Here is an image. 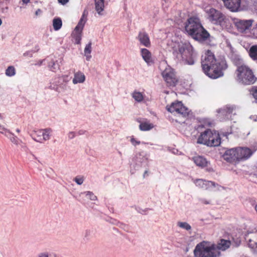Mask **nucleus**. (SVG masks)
I'll list each match as a JSON object with an SVG mask.
<instances>
[{
  "instance_id": "nucleus-10",
  "label": "nucleus",
  "mask_w": 257,
  "mask_h": 257,
  "mask_svg": "<svg viewBox=\"0 0 257 257\" xmlns=\"http://www.w3.org/2000/svg\"><path fill=\"white\" fill-rule=\"evenodd\" d=\"M52 132L50 128L39 130L34 132L32 139L36 142L42 143L50 139Z\"/></svg>"
},
{
  "instance_id": "nucleus-53",
  "label": "nucleus",
  "mask_w": 257,
  "mask_h": 257,
  "mask_svg": "<svg viewBox=\"0 0 257 257\" xmlns=\"http://www.w3.org/2000/svg\"><path fill=\"white\" fill-rule=\"evenodd\" d=\"M33 155V157H34V159H36L37 158L35 156H34V155Z\"/></svg>"
},
{
  "instance_id": "nucleus-54",
  "label": "nucleus",
  "mask_w": 257,
  "mask_h": 257,
  "mask_svg": "<svg viewBox=\"0 0 257 257\" xmlns=\"http://www.w3.org/2000/svg\"><path fill=\"white\" fill-rule=\"evenodd\" d=\"M2 118V115H1V114L0 113V118Z\"/></svg>"
},
{
  "instance_id": "nucleus-5",
  "label": "nucleus",
  "mask_w": 257,
  "mask_h": 257,
  "mask_svg": "<svg viewBox=\"0 0 257 257\" xmlns=\"http://www.w3.org/2000/svg\"><path fill=\"white\" fill-rule=\"evenodd\" d=\"M197 143L208 146L215 147L220 145L221 139L216 131L207 129L201 134L198 138Z\"/></svg>"
},
{
  "instance_id": "nucleus-19",
  "label": "nucleus",
  "mask_w": 257,
  "mask_h": 257,
  "mask_svg": "<svg viewBox=\"0 0 257 257\" xmlns=\"http://www.w3.org/2000/svg\"><path fill=\"white\" fill-rule=\"evenodd\" d=\"M72 42L76 44L80 42V21L78 22L77 26L72 32L71 35Z\"/></svg>"
},
{
  "instance_id": "nucleus-20",
  "label": "nucleus",
  "mask_w": 257,
  "mask_h": 257,
  "mask_svg": "<svg viewBox=\"0 0 257 257\" xmlns=\"http://www.w3.org/2000/svg\"><path fill=\"white\" fill-rule=\"evenodd\" d=\"M141 55L144 61L148 64L154 62L151 52L146 48L141 49Z\"/></svg>"
},
{
  "instance_id": "nucleus-18",
  "label": "nucleus",
  "mask_w": 257,
  "mask_h": 257,
  "mask_svg": "<svg viewBox=\"0 0 257 257\" xmlns=\"http://www.w3.org/2000/svg\"><path fill=\"white\" fill-rule=\"evenodd\" d=\"M194 183L196 186L205 190H208L211 187H214L216 185L214 182L206 181L201 179L195 180Z\"/></svg>"
},
{
  "instance_id": "nucleus-3",
  "label": "nucleus",
  "mask_w": 257,
  "mask_h": 257,
  "mask_svg": "<svg viewBox=\"0 0 257 257\" xmlns=\"http://www.w3.org/2000/svg\"><path fill=\"white\" fill-rule=\"evenodd\" d=\"M185 30L194 39L204 41L209 37L208 32L203 27L199 18H189L185 23Z\"/></svg>"
},
{
  "instance_id": "nucleus-43",
  "label": "nucleus",
  "mask_w": 257,
  "mask_h": 257,
  "mask_svg": "<svg viewBox=\"0 0 257 257\" xmlns=\"http://www.w3.org/2000/svg\"><path fill=\"white\" fill-rule=\"evenodd\" d=\"M58 1L60 4L64 5L68 2V0H58Z\"/></svg>"
},
{
  "instance_id": "nucleus-30",
  "label": "nucleus",
  "mask_w": 257,
  "mask_h": 257,
  "mask_svg": "<svg viewBox=\"0 0 257 257\" xmlns=\"http://www.w3.org/2000/svg\"><path fill=\"white\" fill-rule=\"evenodd\" d=\"M234 108L231 106H226L224 108L222 109V112L225 115L228 114H231L233 112Z\"/></svg>"
},
{
  "instance_id": "nucleus-50",
  "label": "nucleus",
  "mask_w": 257,
  "mask_h": 257,
  "mask_svg": "<svg viewBox=\"0 0 257 257\" xmlns=\"http://www.w3.org/2000/svg\"><path fill=\"white\" fill-rule=\"evenodd\" d=\"M254 6L257 7V0H252Z\"/></svg>"
},
{
  "instance_id": "nucleus-2",
  "label": "nucleus",
  "mask_w": 257,
  "mask_h": 257,
  "mask_svg": "<svg viewBox=\"0 0 257 257\" xmlns=\"http://www.w3.org/2000/svg\"><path fill=\"white\" fill-rule=\"evenodd\" d=\"M231 244L230 241L221 239L217 245L209 246L207 242L203 241L198 244L194 251L196 257H218L220 252L219 250H225Z\"/></svg>"
},
{
  "instance_id": "nucleus-36",
  "label": "nucleus",
  "mask_w": 257,
  "mask_h": 257,
  "mask_svg": "<svg viewBox=\"0 0 257 257\" xmlns=\"http://www.w3.org/2000/svg\"><path fill=\"white\" fill-rule=\"evenodd\" d=\"M0 130L3 131H0V133L4 135L5 136H8L7 133H10V130L5 127L3 125L0 124Z\"/></svg>"
},
{
  "instance_id": "nucleus-34",
  "label": "nucleus",
  "mask_w": 257,
  "mask_h": 257,
  "mask_svg": "<svg viewBox=\"0 0 257 257\" xmlns=\"http://www.w3.org/2000/svg\"><path fill=\"white\" fill-rule=\"evenodd\" d=\"M72 82L74 84L80 83V74L79 72H77L74 75V77L72 80Z\"/></svg>"
},
{
  "instance_id": "nucleus-8",
  "label": "nucleus",
  "mask_w": 257,
  "mask_h": 257,
  "mask_svg": "<svg viewBox=\"0 0 257 257\" xmlns=\"http://www.w3.org/2000/svg\"><path fill=\"white\" fill-rule=\"evenodd\" d=\"M207 13L208 18L212 23L220 25L223 29L227 28L228 26H225L227 20L220 11L211 8L209 10Z\"/></svg>"
},
{
  "instance_id": "nucleus-9",
  "label": "nucleus",
  "mask_w": 257,
  "mask_h": 257,
  "mask_svg": "<svg viewBox=\"0 0 257 257\" xmlns=\"http://www.w3.org/2000/svg\"><path fill=\"white\" fill-rule=\"evenodd\" d=\"M167 110L172 113L179 114L183 117L188 116L190 111L181 101H177L166 106Z\"/></svg>"
},
{
  "instance_id": "nucleus-45",
  "label": "nucleus",
  "mask_w": 257,
  "mask_h": 257,
  "mask_svg": "<svg viewBox=\"0 0 257 257\" xmlns=\"http://www.w3.org/2000/svg\"><path fill=\"white\" fill-rule=\"evenodd\" d=\"M21 147L24 149V150L27 149V147L25 143L23 142V144H21Z\"/></svg>"
},
{
  "instance_id": "nucleus-28",
  "label": "nucleus",
  "mask_w": 257,
  "mask_h": 257,
  "mask_svg": "<svg viewBox=\"0 0 257 257\" xmlns=\"http://www.w3.org/2000/svg\"><path fill=\"white\" fill-rule=\"evenodd\" d=\"M133 97L138 102H141L142 101L144 97L143 94L140 92L137 91H134L133 93Z\"/></svg>"
},
{
  "instance_id": "nucleus-49",
  "label": "nucleus",
  "mask_w": 257,
  "mask_h": 257,
  "mask_svg": "<svg viewBox=\"0 0 257 257\" xmlns=\"http://www.w3.org/2000/svg\"><path fill=\"white\" fill-rule=\"evenodd\" d=\"M30 0H22L23 3L25 4H27L30 2Z\"/></svg>"
},
{
  "instance_id": "nucleus-32",
  "label": "nucleus",
  "mask_w": 257,
  "mask_h": 257,
  "mask_svg": "<svg viewBox=\"0 0 257 257\" xmlns=\"http://www.w3.org/2000/svg\"><path fill=\"white\" fill-rule=\"evenodd\" d=\"M85 194V197L86 199H90L91 200H96L97 197L91 192H84Z\"/></svg>"
},
{
  "instance_id": "nucleus-41",
  "label": "nucleus",
  "mask_w": 257,
  "mask_h": 257,
  "mask_svg": "<svg viewBox=\"0 0 257 257\" xmlns=\"http://www.w3.org/2000/svg\"><path fill=\"white\" fill-rule=\"evenodd\" d=\"M44 61H46V59H43V60H39L37 63L35 64L36 65H38V66H41L42 65L43 63L44 62Z\"/></svg>"
},
{
  "instance_id": "nucleus-47",
  "label": "nucleus",
  "mask_w": 257,
  "mask_h": 257,
  "mask_svg": "<svg viewBox=\"0 0 257 257\" xmlns=\"http://www.w3.org/2000/svg\"><path fill=\"white\" fill-rule=\"evenodd\" d=\"M85 77L84 75L81 74V83H82L85 80Z\"/></svg>"
},
{
  "instance_id": "nucleus-55",
  "label": "nucleus",
  "mask_w": 257,
  "mask_h": 257,
  "mask_svg": "<svg viewBox=\"0 0 257 257\" xmlns=\"http://www.w3.org/2000/svg\"><path fill=\"white\" fill-rule=\"evenodd\" d=\"M208 171H211V170H210V169H209ZM211 171H213V169H211Z\"/></svg>"
},
{
  "instance_id": "nucleus-52",
  "label": "nucleus",
  "mask_w": 257,
  "mask_h": 257,
  "mask_svg": "<svg viewBox=\"0 0 257 257\" xmlns=\"http://www.w3.org/2000/svg\"><path fill=\"white\" fill-rule=\"evenodd\" d=\"M16 132H17L18 133H20V132H21V131H20V130L19 128H17V129L16 130Z\"/></svg>"
},
{
  "instance_id": "nucleus-37",
  "label": "nucleus",
  "mask_w": 257,
  "mask_h": 257,
  "mask_svg": "<svg viewBox=\"0 0 257 257\" xmlns=\"http://www.w3.org/2000/svg\"><path fill=\"white\" fill-rule=\"evenodd\" d=\"M131 142L132 144L136 146L137 145H139L140 144L141 142L140 141H137L134 138H132L131 139Z\"/></svg>"
},
{
  "instance_id": "nucleus-15",
  "label": "nucleus",
  "mask_w": 257,
  "mask_h": 257,
  "mask_svg": "<svg viewBox=\"0 0 257 257\" xmlns=\"http://www.w3.org/2000/svg\"><path fill=\"white\" fill-rule=\"evenodd\" d=\"M58 60L59 59L55 56H49L46 58L48 67L50 71L56 72L59 70L60 66Z\"/></svg>"
},
{
  "instance_id": "nucleus-23",
  "label": "nucleus",
  "mask_w": 257,
  "mask_h": 257,
  "mask_svg": "<svg viewBox=\"0 0 257 257\" xmlns=\"http://www.w3.org/2000/svg\"><path fill=\"white\" fill-rule=\"evenodd\" d=\"M138 121L140 123L139 128L142 131H148L154 127L153 124L147 120L143 121L142 122L140 121Z\"/></svg>"
},
{
  "instance_id": "nucleus-7",
  "label": "nucleus",
  "mask_w": 257,
  "mask_h": 257,
  "mask_svg": "<svg viewBox=\"0 0 257 257\" xmlns=\"http://www.w3.org/2000/svg\"><path fill=\"white\" fill-rule=\"evenodd\" d=\"M162 76L167 87L172 88L178 84L179 78L177 76L175 70L168 67L162 72Z\"/></svg>"
},
{
  "instance_id": "nucleus-16",
  "label": "nucleus",
  "mask_w": 257,
  "mask_h": 257,
  "mask_svg": "<svg viewBox=\"0 0 257 257\" xmlns=\"http://www.w3.org/2000/svg\"><path fill=\"white\" fill-rule=\"evenodd\" d=\"M224 6L231 12H237L240 8L241 0H222Z\"/></svg>"
},
{
  "instance_id": "nucleus-17",
  "label": "nucleus",
  "mask_w": 257,
  "mask_h": 257,
  "mask_svg": "<svg viewBox=\"0 0 257 257\" xmlns=\"http://www.w3.org/2000/svg\"><path fill=\"white\" fill-rule=\"evenodd\" d=\"M137 39L140 43V44L147 48H150L151 46L149 35L145 31L139 32L137 36Z\"/></svg>"
},
{
  "instance_id": "nucleus-38",
  "label": "nucleus",
  "mask_w": 257,
  "mask_h": 257,
  "mask_svg": "<svg viewBox=\"0 0 257 257\" xmlns=\"http://www.w3.org/2000/svg\"><path fill=\"white\" fill-rule=\"evenodd\" d=\"M76 135V134L74 132H70L68 134V138L69 139H73Z\"/></svg>"
},
{
  "instance_id": "nucleus-4",
  "label": "nucleus",
  "mask_w": 257,
  "mask_h": 257,
  "mask_svg": "<svg viewBox=\"0 0 257 257\" xmlns=\"http://www.w3.org/2000/svg\"><path fill=\"white\" fill-rule=\"evenodd\" d=\"M235 73L236 80L243 85L253 84L257 80L251 68L244 64L238 65Z\"/></svg>"
},
{
  "instance_id": "nucleus-12",
  "label": "nucleus",
  "mask_w": 257,
  "mask_h": 257,
  "mask_svg": "<svg viewBox=\"0 0 257 257\" xmlns=\"http://www.w3.org/2000/svg\"><path fill=\"white\" fill-rule=\"evenodd\" d=\"M179 52L183 59L186 60L190 58L193 55V47L188 42H185L178 46Z\"/></svg>"
},
{
  "instance_id": "nucleus-46",
  "label": "nucleus",
  "mask_w": 257,
  "mask_h": 257,
  "mask_svg": "<svg viewBox=\"0 0 257 257\" xmlns=\"http://www.w3.org/2000/svg\"><path fill=\"white\" fill-rule=\"evenodd\" d=\"M29 55H30V56H32V54L30 52H26L24 53V56H26Z\"/></svg>"
},
{
  "instance_id": "nucleus-22",
  "label": "nucleus",
  "mask_w": 257,
  "mask_h": 257,
  "mask_svg": "<svg viewBox=\"0 0 257 257\" xmlns=\"http://www.w3.org/2000/svg\"><path fill=\"white\" fill-rule=\"evenodd\" d=\"M7 134H8V136L6 137L9 139L11 142L14 145L19 146V145H21V144H23V141L10 131V133H7Z\"/></svg>"
},
{
  "instance_id": "nucleus-26",
  "label": "nucleus",
  "mask_w": 257,
  "mask_h": 257,
  "mask_svg": "<svg viewBox=\"0 0 257 257\" xmlns=\"http://www.w3.org/2000/svg\"><path fill=\"white\" fill-rule=\"evenodd\" d=\"M62 26V22L60 18H55L53 20V27L55 31L59 30Z\"/></svg>"
},
{
  "instance_id": "nucleus-13",
  "label": "nucleus",
  "mask_w": 257,
  "mask_h": 257,
  "mask_svg": "<svg viewBox=\"0 0 257 257\" xmlns=\"http://www.w3.org/2000/svg\"><path fill=\"white\" fill-rule=\"evenodd\" d=\"M252 24V20H234V24L238 31L243 33L249 30Z\"/></svg>"
},
{
  "instance_id": "nucleus-24",
  "label": "nucleus",
  "mask_w": 257,
  "mask_h": 257,
  "mask_svg": "<svg viewBox=\"0 0 257 257\" xmlns=\"http://www.w3.org/2000/svg\"><path fill=\"white\" fill-rule=\"evenodd\" d=\"M95 10L99 15H102V12L104 8V0H94Z\"/></svg>"
},
{
  "instance_id": "nucleus-1",
  "label": "nucleus",
  "mask_w": 257,
  "mask_h": 257,
  "mask_svg": "<svg viewBox=\"0 0 257 257\" xmlns=\"http://www.w3.org/2000/svg\"><path fill=\"white\" fill-rule=\"evenodd\" d=\"M201 65L204 73L212 79H217L223 75V71L227 67L224 60H217L214 54L209 50L205 53Z\"/></svg>"
},
{
  "instance_id": "nucleus-33",
  "label": "nucleus",
  "mask_w": 257,
  "mask_h": 257,
  "mask_svg": "<svg viewBox=\"0 0 257 257\" xmlns=\"http://www.w3.org/2000/svg\"><path fill=\"white\" fill-rule=\"evenodd\" d=\"M88 15V11L87 10H84L83 13L82 17H81V31L83 29V25L86 23L87 19L86 17Z\"/></svg>"
},
{
  "instance_id": "nucleus-11",
  "label": "nucleus",
  "mask_w": 257,
  "mask_h": 257,
  "mask_svg": "<svg viewBox=\"0 0 257 257\" xmlns=\"http://www.w3.org/2000/svg\"><path fill=\"white\" fill-rule=\"evenodd\" d=\"M236 148L227 150L223 155V158L228 163L236 165L239 163Z\"/></svg>"
},
{
  "instance_id": "nucleus-21",
  "label": "nucleus",
  "mask_w": 257,
  "mask_h": 257,
  "mask_svg": "<svg viewBox=\"0 0 257 257\" xmlns=\"http://www.w3.org/2000/svg\"><path fill=\"white\" fill-rule=\"evenodd\" d=\"M192 159L197 166L201 168L207 167L209 163L205 158L200 156H195Z\"/></svg>"
},
{
  "instance_id": "nucleus-35",
  "label": "nucleus",
  "mask_w": 257,
  "mask_h": 257,
  "mask_svg": "<svg viewBox=\"0 0 257 257\" xmlns=\"http://www.w3.org/2000/svg\"><path fill=\"white\" fill-rule=\"evenodd\" d=\"M251 94L257 103V86H254L251 90Z\"/></svg>"
},
{
  "instance_id": "nucleus-6",
  "label": "nucleus",
  "mask_w": 257,
  "mask_h": 257,
  "mask_svg": "<svg viewBox=\"0 0 257 257\" xmlns=\"http://www.w3.org/2000/svg\"><path fill=\"white\" fill-rule=\"evenodd\" d=\"M71 77L67 75L62 76L58 80L55 79L53 82H51L49 88L60 93H64L69 88L68 83Z\"/></svg>"
},
{
  "instance_id": "nucleus-29",
  "label": "nucleus",
  "mask_w": 257,
  "mask_h": 257,
  "mask_svg": "<svg viewBox=\"0 0 257 257\" xmlns=\"http://www.w3.org/2000/svg\"><path fill=\"white\" fill-rule=\"evenodd\" d=\"M16 74V70L14 67L9 66L6 70V75L9 77L13 76Z\"/></svg>"
},
{
  "instance_id": "nucleus-14",
  "label": "nucleus",
  "mask_w": 257,
  "mask_h": 257,
  "mask_svg": "<svg viewBox=\"0 0 257 257\" xmlns=\"http://www.w3.org/2000/svg\"><path fill=\"white\" fill-rule=\"evenodd\" d=\"M236 149L239 162L249 159L253 153L251 149L247 147H236Z\"/></svg>"
},
{
  "instance_id": "nucleus-51",
  "label": "nucleus",
  "mask_w": 257,
  "mask_h": 257,
  "mask_svg": "<svg viewBox=\"0 0 257 257\" xmlns=\"http://www.w3.org/2000/svg\"><path fill=\"white\" fill-rule=\"evenodd\" d=\"M148 175V171H146L145 172H144V177H145V176L146 175Z\"/></svg>"
},
{
  "instance_id": "nucleus-27",
  "label": "nucleus",
  "mask_w": 257,
  "mask_h": 257,
  "mask_svg": "<svg viewBox=\"0 0 257 257\" xmlns=\"http://www.w3.org/2000/svg\"><path fill=\"white\" fill-rule=\"evenodd\" d=\"M250 57L254 60H257V45L250 47L249 51Z\"/></svg>"
},
{
  "instance_id": "nucleus-48",
  "label": "nucleus",
  "mask_w": 257,
  "mask_h": 257,
  "mask_svg": "<svg viewBox=\"0 0 257 257\" xmlns=\"http://www.w3.org/2000/svg\"><path fill=\"white\" fill-rule=\"evenodd\" d=\"M253 33L257 35V24L256 25L255 27L254 28Z\"/></svg>"
},
{
  "instance_id": "nucleus-40",
  "label": "nucleus",
  "mask_w": 257,
  "mask_h": 257,
  "mask_svg": "<svg viewBox=\"0 0 257 257\" xmlns=\"http://www.w3.org/2000/svg\"><path fill=\"white\" fill-rule=\"evenodd\" d=\"M38 256L39 257H49V254L47 252H41Z\"/></svg>"
},
{
  "instance_id": "nucleus-42",
  "label": "nucleus",
  "mask_w": 257,
  "mask_h": 257,
  "mask_svg": "<svg viewBox=\"0 0 257 257\" xmlns=\"http://www.w3.org/2000/svg\"><path fill=\"white\" fill-rule=\"evenodd\" d=\"M74 180L78 185H80V178L78 177H76L74 179Z\"/></svg>"
},
{
  "instance_id": "nucleus-39",
  "label": "nucleus",
  "mask_w": 257,
  "mask_h": 257,
  "mask_svg": "<svg viewBox=\"0 0 257 257\" xmlns=\"http://www.w3.org/2000/svg\"><path fill=\"white\" fill-rule=\"evenodd\" d=\"M200 201L202 203L204 204L207 205L210 204V201L207 200L205 199H200Z\"/></svg>"
},
{
  "instance_id": "nucleus-44",
  "label": "nucleus",
  "mask_w": 257,
  "mask_h": 257,
  "mask_svg": "<svg viewBox=\"0 0 257 257\" xmlns=\"http://www.w3.org/2000/svg\"><path fill=\"white\" fill-rule=\"evenodd\" d=\"M41 13H42V11L40 9H38L35 12V15L37 16H39Z\"/></svg>"
},
{
  "instance_id": "nucleus-31",
  "label": "nucleus",
  "mask_w": 257,
  "mask_h": 257,
  "mask_svg": "<svg viewBox=\"0 0 257 257\" xmlns=\"http://www.w3.org/2000/svg\"><path fill=\"white\" fill-rule=\"evenodd\" d=\"M177 225L179 227L187 230H189L191 229V226L186 222H178Z\"/></svg>"
},
{
  "instance_id": "nucleus-25",
  "label": "nucleus",
  "mask_w": 257,
  "mask_h": 257,
  "mask_svg": "<svg viewBox=\"0 0 257 257\" xmlns=\"http://www.w3.org/2000/svg\"><path fill=\"white\" fill-rule=\"evenodd\" d=\"M91 42L87 44L84 48V55L86 57V60L89 61L91 58V53L92 51Z\"/></svg>"
}]
</instances>
